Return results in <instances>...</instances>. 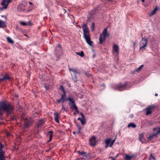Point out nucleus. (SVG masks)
<instances>
[{
	"mask_svg": "<svg viewBox=\"0 0 160 160\" xmlns=\"http://www.w3.org/2000/svg\"><path fill=\"white\" fill-rule=\"evenodd\" d=\"M0 108L6 112L7 116H11L13 113L14 107L8 102L4 101L0 102Z\"/></svg>",
	"mask_w": 160,
	"mask_h": 160,
	"instance_id": "obj_1",
	"label": "nucleus"
},
{
	"mask_svg": "<svg viewBox=\"0 0 160 160\" xmlns=\"http://www.w3.org/2000/svg\"><path fill=\"white\" fill-rule=\"evenodd\" d=\"M83 28V35L84 39L88 44L90 46H92L93 42L91 41L90 36L89 34V31L88 27L87 25L84 23L82 26Z\"/></svg>",
	"mask_w": 160,
	"mask_h": 160,
	"instance_id": "obj_2",
	"label": "nucleus"
},
{
	"mask_svg": "<svg viewBox=\"0 0 160 160\" xmlns=\"http://www.w3.org/2000/svg\"><path fill=\"white\" fill-rule=\"evenodd\" d=\"M108 27L105 28L102 31V33L101 34L99 37V43L102 44L103 42L106 40V37L108 36Z\"/></svg>",
	"mask_w": 160,
	"mask_h": 160,
	"instance_id": "obj_3",
	"label": "nucleus"
},
{
	"mask_svg": "<svg viewBox=\"0 0 160 160\" xmlns=\"http://www.w3.org/2000/svg\"><path fill=\"white\" fill-rule=\"evenodd\" d=\"M5 148V146L2 144L1 142H0V160H6L7 157L5 155V152L4 149Z\"/></svg>",
	"mask_w": 160,
	"mask_h": 160,
	"instance_id": "obj_4",
	"label": "nucleus"
},
{
	"mask_svg": "<svg viewBox=\"0 0 160 160\" xmlns=\"http://www.w3.org/2000/svg\"><path fill=\"white\" fill-rule=\"evenodd\" d=\"M130 83L129 82H126L123 84L120 83L116 85L115 87V89L118 91H123L127 89V87L129 85Z\"/></svg>",
	"mask_w": 160,
	"mask_h": 160,
	"instance_id": "obj_5",
	"label": "nucleus"
},
{
	"mask_svg": "<svg viewBox=\"0 0 160 160\" xmlns=\"http://www.w3.org/2000/svg\"><path fill=\"white\" fill-rule=\"evenodd\" d=\"M156 107V106L154 104L148 106L145 109V110L146 111V115L148 116L151 114L152 111L154 110Z\"/></svg>",
	"mask_w": 160,
	"mask_h": 160,
	"instance_id": "obj_6",
	"label": "nucleus"
},
{
	"mask_svg": "<svg viewBox=\"0 0 160 160\" xmlns=\"http://www.w3.org/2000/svg\"><path fill=\"white\" fill-rule=\"evenodd\" d=\"M33 122L34 121L32 118H29L25 119L23 124L24 128H28L33 124Z\"/></svg>",
	"mask_w": 160,
	"mask_h": 160,
	"instance_id": "obj_7",
	"label": "nucleus"
},
{
	"mask_svg": "<svg viewBox=\"0 0 160 160\" xmlns=\"http://www.w3.org/2000/svg\"><path fill=\"white\" fill-rule=\"evenodd\" d=\"M116 137L117 136H116L115 139L112 141H111L112 139L111 138H108L105 141V143L106 144V146H105V148H107L108 147H111L115 142Z\"/></svg>",
	"mask_w": 160,
	"mask_h": 160,
	"instance_id": "obj_8",
	"label": "nucleus"
},
{
	"mask_svg": "<svg viewBox=\"0 0 160 160\" xmlns=\"http://www.w3.org/2000/svg\"><path fill=\"white\" fill-rule=\"evenodd\" d=\"M55 53L57 57V59L58 60L59 58V56L62 54V49L60 45L58 44L57 46Z\"/></svg>",
	"mask_w": 160,
	"mask_h": 160,
	"instance_id": "obj_9",
	"label": "nucleus"
},
{
	"mask_svg": "<svg viewBox=\"0 0 160 160\" xmlns=\"http://www.w3.org/2000/svg\"><path fill=\"white\" fill-rule=\"evenodd\" d=\"M148 38H142V40L140 42V50L142 49H145V47H146L147 44Z\"/></svg>",
	"mask_w": 160,
	"mask_h": 160,
	"instance_id": "obj_10",
	"label": "nucleus"
},
{
	"mask_svg": "<svg viewBox=\"0 0 160 160\" xmlns=\"http://www.w3.org/2000/svg\"><path fill=\"white\" fill-rule=\"evenodd\" d=\"M63 93V94L61 95V97L60 99L57 100L56 101L58 103H60L61 102H62L63 104L65 101V97L66 95V91L64 92Z\"/></svg>",
	"mask_w": 160,
	"mask_h": 160,
	"instance_id": "obj_11",
	"label": "nucleus"
},
{
	"mask_svg": "<svg viewBox=\"0 0 160 160\" xmlns=\"http://www.w3.org/2000/svg\"><path fill=\"white\" fill-rule=\"evenodd\" d=\"M89 144L91 146H94L96 145L97 141L96 137L94 136H92L89 140Z\"/></svg>",
	"mask_w": 160,
	"mask_h": 160,
	"instance_id": "obj_12",
	"label": "nucleus"
},
{
	"mask_svg": "<svg viewBox=\"0 0 160 160\" xmlns=\"http://www.w3.org/2000/svg\"><path fill=\"white\" fill-rule=\"evenodd\" d=\"M45 121L42 119L38 120V122L36 123V126L37 129L42 127L44 124Z\"/></svg>",
	"mask_w": 160,
	"mask_h": 160,
	"instance_id": "obj_13",
	"label": "nucleus"
},
{
	"mask_svg": "<svg viewBox=\"0 0 160 160\" xmlns=\"http://www.w3.org/2000/svg\"><path fill=\"white\" fill-rule=\"evenodd\" d=\"M68 104L70 105V108L72 109H75L77 107L76 104L75 103V101L74 99L70 103H68Z\"/></svg>",
	"mask_w": 160,
	"mask_h": 160,
	"instance_id": "obj_14",
	"label": "nucleus"
},
{
	"mask_svg": "<svg viewBox=\"0 0 160 160\" xmlns=\"http://www.w3.org/2000/svg\"><path fill=\"white\" fill-rule=\"evenodd\" d=\"M10 80V78L8 75L6 74L5 75L3 76L2 78L0 79V81H5L6 80Z\"/></svg>",
	"mask_w": 160,
	"mask_h": 160,
	"instance_id": "obj_15",
	"label": "nucleus"
},
{
	"mask_svg": "<svg viewBox=\"0 0 160 160\" xmlns=\"http://www.w3.org/2000/svg\"><path fill=\"white\" fill-rule=\"evenodd\" d=\"M77 152L78 154H81L82 156L85 157H88L89 155V153H86L84 151L81 152L80 151H78Z\"/></svg>",
	"mask_w": 160,
	"mask_h": 160,
	"instance_id": "obj_16",
	"label": "nucleus"
},
{
	"mask_svg": "<svg viewBox=\"0 0 160 160\" xmlns=\"http://www.w3.org/2000/svg\"><path fill=\"white\" fill-rule=\"evenodd\" d=\"M55 121L57 123H59V121L58 120L59 116L57 112H56L54 114Z\"/></svg>",
	"mask_w": 160,
	"mask_h": 160,
	"instance_id": "obj_17",
	"label": "nucleus"
},
{
	"mask_svg": "<svg viewBox=\"0 0 160 160\" xmlns=\"http://www.w3.org/2000/svg\"><path fill=\"white\" fill-rule=\"evenodd\" d=\"M113 50L117 53H118L119 52V47L117 45L114 44L113 45Z\"/></svg>",
	"mask_w": 160,
	"mask_h": 160,
	"instance_id": "obj_18",
	"label": "nucleus"
},
{
	"mask_svg": "<svg viewBox=\"0 0 160 160\" xmlns=\"http://www.w3.org/2000/svg\"><path fill=\"white\" fill-rule=\"evenodd\" d=\"M157 134H158V133H157V132L156 133H153L152 134L149 135V136L147 137L148 140L149 141L152 140V138L156 136Z\"/></svg>",
	"mask_w": 160,
	"mask_h": 160,
	"instance_id": "obj_19",
	"label": "nucleus"
},
{
	"mask_svg": "<svg viewBox=\"0 0 160 160\" xmlns=\"http://www.w3.org/2000/svg\"><path fill=\"white\" fill-rule=\"evenodd\" d=\"M134 155L129 156L128 154L125 155V160H130L134 157Z\"/></svg>",
	"mask_w": 160,
	"mask_h": 160,
	"instance_id": "obj_20",
	"label": "nucleus"
},
{
	"mask_svg": "<svg viewBox=\"0 0 160 160\" xmlns=\"http://www.w3.org/2000/svg\"><path fill=\"white\" fill-rule=\"evenodd\" d=\"M12 0H7L6 5L5 6H3L2 8L1 9L2 10H3V9H7V8L8 6V5L9 4V3L10 2H11Z\"/></svg>",
	"mask_w": 160,
	"mask_h": 160,
	"instance_id": "obj_21",
	"label": "nucleus"
},
{
	"mask_svg": "<svg viewBox=\"0 0 160 160\" xmlns=\"http://www.w3.org/2000/svg\"><path fill=\"white\" fill-rule=\"evenodd\" d=\"M6 27V23L4 21L0 20V28H3Z\"/></svg>",
	"mask_w": 160,
	"mask_h": 160,
	"instance_id": "obj_22",
	"label": "nucleus"
},
{
	"mask_svg": "<svg viewBox=\"0 0 160 160\" xmlns=\"http://www.w3.org/2000/svg\"><path fill=\"white\" fill-rule=\"evenodd\" d=\"M69 71H72L75 74H80V72H79L77 71L75 69L72 68H68Z\"/></svg>",
	"mask_w": 160,
	"mask_h": 160,
	"instance_id": "obj_23",
	"label": "nucleus"
},
{
	"mask_svg": "<svg viewBox=\"0 0 160 160\" xmlns=\"http://www.w3.org/2000/svg\"><path fill=\"white\" fill-rule=\"evenodd\" d=\"M7 41L10 43L13 44L14 41L10 37H8L7 38Z\"/></svg>",
	"mask_w": 160,
	"mask_h": 160,
	"instance_id": "obj_24",
	"label": "nucleus"
},
{
	"mask_svg": "<svg viewBox=\"0 0 160 160\" xmlns=\"http://www.w3.org/2000/svg\"><path fill=\"white\" fill-rule=\"evenodd\" d=\"M128 128L132 127L133 128H135L136 127V126L133 123H130L128 125Z\"/></svg>",
	"mask_w": 160,
	"mask_h": 160,
	"instance_id": "obj_25",
	"label": "nucleus"
},
{
	"mask_svg": "<svg viewBox=\"0 0 160 160\" xmlns=\"http://www.w3.org/2000/svg\"><path fill=\"white\" fill-rule=\"evenodd\" d=\"M158 9V8L157 7H156L153 10L151 13H150L149 14V16H152L153 15H154L156 12V11H157V10Z\"/></svg>",
	"mask_w": 160,
	"mask_h": 160,
	"instance_id": "obj_26",
	"label": "nucleus"
},
{
	"mask_svg": "<svg viewBox=\"0 0 160 160\" xmlns=\"http://www.w3.org/2000/svg\"><path fill=\"white\" fill-rule=\"evenodd\" d=\"M18 9H20V11H24L25 8L24 5H20L18 7Z\"/></svg>",
	"mask_w": 160,
	"mask_h": 160,
	"instance_id": "obj_27",
	"label": "nucleus"
},
{
	"mask_svg": "<svg viewBox=\"0 0 160 160\" xmlns=\"http://www.w3.org/2000/svg\"><path fill=\"white\" fill-rule=\"evenodd\" d=\"M72 79L74 82L78 81V77L76 74H75L73 77H72Z\"/></svg>",
	"mask_w": 160,
	"mask_h": 160,
	"instance_id": "obj_28",
	"label": "nucleus"
},
{
	"mask_svg": "<svg viewBox=\"0 0 160 160\" xmlns=\"http://www.w3.org/2000/svg\"><path fill=\"white\" fill-rule=\"evenodd\" d=\"M53 132L52 131H49L48 132V134L49 135L50 140H51V139H52L53 137Z\"/></svg>",
	"mask_w": 160,
	"mask_h": 160,
	"instance_id": "obj_29",
	"label": "nucleus"
},
{
	"mask_svg": "<svg viewBox=\"0 0 160 160\" xmlns=\"http://www.w3.org/2000/svg\"><path fill=\"white\" fill-rule=\"evenodd\" d=\"M65 101L68 100L70 102H71L74 99L73 97H69L68 98H65Z\"/></svg>",
	"mask_w": 160,
	"mask_h": 160,
	"instance_id": "obj_30",
	"label": "nucleus"
},
{
	"mask_svg": "<svg viewBox=\"0 0 160 160\" xmlns=\"http://www.w3.org/2000/svg\"><path fill=\"white\" fill-rule=\"evenodd\" d=\"M144 138L143 134H140L139 135V140L142 142H143V139Z\"/></svg>",
	"mask_w": 160,
	"mask_h": 160,
	"instance_id": "obj_31",
	"label": "nucleus"
},
{
	"mask_svg": "<svg viewBox=\"0 0 160 160\" xmlns=\"http://www.w3.org/2000/svg\"><path fill=\"white\" fill-rule=\"evenodd\" d=\"M2 110L0 108V120H2L3 119V112H2Z\"/></svg>",
	"mask_w": 160,
	"mask_h": 160,
	"instance_id": "obj_32",
	"label": "nucleus"
},
{
	"mask_svg": "<svg viewBox=\"0 0 160 160\" xmlns=\"http://www.w3.org/2000/svg\"><path fill=\"white\" fill-rule=\"evenodd\" d=\"M78 131L76 132V134H79L81 133V131L82 129L81 127L79 125H77Z\"/></svg>",
	"mask_w": 160,
	"mask_h": 160,
	"instance_id": "obj_33",
	"label": "nucleus"
},
{
	"mask_svg": "<svg viewBox=\"0 0 160 160\" xmlns=\"http://www.w3.org/2000/svg\"><path fill=\"white\" fill-rule=\"evenodd\" d=\"M76 54L82 57L84 56V53L82 51H81L80 52H77L76 53Z\"/></svg>",
	"mask_w": 160,
	"mask_h": 160,
	"instance_id": "obj_34",
	"label": "nucleus"
},
{
	"mask_svg": "<svg viewBox=\"0 0 160 160\" xmlns=\"http://www.w3.org/2000/svg\"><path fill=\"white\" fill-rule=\"evenodd\" d=\"M2 2L1 3V5L4 6H5L6 5L7 1L6 0H2Z\"/></svg>",
	"mask_w": 160,
	"mask_h": 160,
	"instance_id": "obj_35",
	"label": "nucleus"
},
{
	"mask_svg": "<svg viewBox=\"0 0 160 160\" xmlns=\"http://www.w3.org/2000/svg\"><path fill=\"white\" fill-rule=\"evenodd\" d=\"M143 65H141L139 68H137L136 69V71H140L142 69V68H143Z\"/></svg>",
	"mask_w": 160,
	"mask_h": 160,
	"instance_id": "obj_36",
	"label": "nucleus"
},
{
	"mask_svg": "<svg viewBox=\"0 0 160 160\" xmlns=\"http://www.w3.org/2000/svg\"><path fill=\"white\" fill-rule=\"evenodd\" d=\"M9 116L11 117V120L12 121H14L16 120L15 116L14 115L11 116H11Z\"/></svg>",
	"mask_w": 160,
	"mask_h": 160,
	"instance_id": "obj_37",
	"label": "nucleus"
},
{
	"mask_svg": "<svg viewBox=\"0 0 160 160\" xmlns=\"http://www.w3.org/2000/svg\"><path fill=\"white\" fill-rule=\"evenodd\" d=\"M80 121L82 125H84L86 123V119H82V120H81Z\"/></svg>",
	"mask_w": 160,
	"mask_h": 160,
	"instance_id": "obj_38",
	"label": "nucleus"
},
{
	"mask_svg": "<svg viewBox=\"0 0 160 160\" xmlns=\"http://www.w3.org/2000/svg\"><path fill=\"white\" fill-rule=\"evenodd\" d=\"M60 90L62 92H65L64 88L62 85H61L60 87Z\"/></svg>",
	"mask_w": 160,
	"mask_h": 160,
	"instance_id": "obj_39",
	"label": "nucleus"
},
{
	"mask_svg": "<svg viewBox=\"0 0 160 160\" xmlns=\"http://www.w3.org/2000/svg\"><path fill=\"white\" fill-rule=\"evenodd\" d=\"M62 109H63L64 111L67 112L68 111V110L66 109V108L64 107L63 104L62 103Z\"/></svg>",
	"mask_w": 160,
	"mask_h": 160,
	"instance_id": "obj_40",
	"label": "nucleus"
},
{
	"mask_svg": "<svg viewBox=\"0 0 160 160\" xmlns=\"http://www.w3.org/2000/svg\"><path fill=\"white\" fill-rule=\"evenodd\" d=\"M20 23L23 26H25L27 25V23H26L25 22L21 21Z\"/></svg>",
	"mask_w": 160,
	"mask_h": 160,
	"instance_id": "obj_41",
	"label": "nucleus"
},
{
	"mask_svg": "<svg viewBox=\"0 0 160 160\" xmlns=\"http://www.w3.org/2000/svg\"><path fill=\"white\" fill-rule=\"evenodd\" d=\"M84 73L85 74V75L88 77H89V76H91V75L90 74L88 73L87 72H86L84 71Z\"/></svg>",
	"mask_w": 160,
	"mask_h": 160,
	"instance_id": "obj_42",
	"label": "nucleus"
},
{
	"mask_svg": "<svg viewBox=\"0 0 160 160\" xmlns=\"http://www.w3.org/2000/svg\"><path fill=\"white\" fill-rule=\"evenodd\" d=\"M80 115L81 116V117H82V119H85L84 115L82 112H80Z\"/></svg>",
	"mask_w": 160,
	"mask_h": 160,
	"instance_id": "obj_43",
	"label": "nucleus"
},
{
	"mask_svg": "<svg viewBox=\"0 0 160 160\" xmlns=\"http://www.w3.org/2000/svg\"><path fill=\"white\" fill-rule=\"evenodd\" d=\"M150 157L151 158H152L153 160H155V158L154 156H152V154H151L150 155Z\"/></svg>",
	"mask_w": 160,
	"mask_h": 160,
	"instance_id": "obj_44",
	"label": "nucleus"
},
{
	"mask_svg": "<svg viewBox=\"0 0 160 160\" xmlns=\"http://www.w3.org/2000/svg\"><path fill=\"white\" fill-rule=\"evenodd\" d=\"M27 24V25L30 26H31L32 25L30 21H29Z\"/></svg>",
	"mask_w": 160,
	"mask_h": 160,
	"instance_id": "obj_45",
	"label": "nucleus"
},
{
	"mask_svg": "<svg viewBox=\"0 0 160 160\" xmlns=\"http://www.w3.org/2000/svg\"><path fill=\"white\" fill-rule=\"evenodd\" d=\"M75 109V110H76V112L78 113L79 112V110L78 109V108L77 107H76V108Z\"/></svg>",
	"mask_w": 160,
	"mask_h": 160,
	"instance_id": "obj_46",
	"label": "nucleus"
},
{
	"mask_svg": "<svg viewBox=\"0 0 160 160\" xmlns=\"http://www.w3.org/2000/svg\"><path fill=\"white\" fill-rule=\"evenodd\" d=\"M44 87H45L46 90H48L49 88L46 85Z\"/></svg>",
	"mask_w": 160,
	"mask_h": 160,
	"instance_id": "obj_47",
	"label": "nucleus"
},
{
	"mask_svg": "<svg viewBox=\"0 0 160 160\" xmlns=\"http://www.w3.org/2000/svg\"><path fill=\"white\" fill-rule=\"evenodd\" d=\"M94 26V23L93 22L92 23V28L93 29Z\"/></svg>",
	"mask_w": 160,
	"mask_h": 160,
	"instance_id": "obj_48",
	"label": "nucleus"
},
{
	"mask_svg": "<svg viewBox=\"0 0 160 160\" xmlns=\"http://www.w3.org/2000/svg\"><path fill=\"white\" fill-rule=\"evenodd\" d=\"M158 130L157 132V133H160V128H158Z\"/></svg>",
	"mask_w": 160,
	"mask_h": 160,
	"instance_id": "obj_49",
	"label": "nucleus"
},
{
	"mask_svg": "<svg viewBox=\"0 0 160 160\" xmlns=\"http://www.w3.org/2000/svg\"><path fill=\"white\" fill-rule=\"evenodd\" d=\"M52 139H51V140H50V138H49V140H48V141H47V142H50L51 140H52Z\"/></svg>",
	"mask_w": 160,
	"mask_h": 160,
	"instance_id": "obj_50",
	"label": "nucleus"
},
{
	"mask_svg": "<svg viewBox=\"0 0 160 160\" xmlns=\"http://www.w3.org/2000/svg\"><path fill=\"white\" fill-rule=\"evenodd\" d=\"M82 118H78V120H80V121H81V120H82Z\"/></svg>",
	"mask_w": 160,
	"mask_h": 160,
	"instance_id": "obj_51",
	"label": "nucleus"
},
{
	"mask_svg": "<svg viewBox=\"0 0 160 160\" xmlns=\"http://www.w3.org/2000/svg\"><path fill=\"white\" fill-rule=\"evenodd\" d=\"M38 129L37 128V131L35 133H36L37 134L38 133Z\"/></svg>",
	"mask_w": 160,
	"mask_h": 160,
	"instance_id": "obj_52",
	"label": "nucleus"
},
{
	"mask_svg": "<svg viewBox=\"0 0 160 160\" xmlns=\"http://www.w3.org/2000/svg\"><path fill=\"white\" fill-rule=\"evenodd\" d=\"M136 44V42H134L133 43V46L134 47L135 45Z\"/></svg>",
	"mask_w": 160,
	"mask_h": 160,
	"instance_id": "obj_53",
	"label": "nucleus"
},
{
	"mask_svg": "<svg viewBox=\"0 0 160 160\" xmlns=\"http://www.w3.org/2000/svg\"><path fill=\"white\" fill-rule=\"evenodd\" d=\"M113 158V157H109V158H112H112Z\"/></svg>",
	"mask_w": 160,
	"mask_h": 160,
	"instance_id": "obj_54",
	"label": "nucleus"
},
{
	"mask_svg": "<svg viewBox=\"0 0 160 160\" xmlns=\"http://www.w3.org/2000/svg\"><path fill=\"white\" fill-rule=\"evenodd\" d=\"M63 10H64V13L66 12V10H65V9H63Z\"/></svg>",
	"mask_w": 160,
	"mask_h": 160,
	"instance_id": "obj_55",
	"label": "nucleus"
},
{
	"mask_svg": "<svg viewBox=\"0 0 160 160\" xmlns=\"http://www.w3.org/2000/svg\"><path fill=\"white\" fill-rule=\"evenodd\" d=\"M158 94L157 93H156V94H155V96H158Z\"/></svg>",
	"mask_w": 160,
	"mask_h": 160,
	"instance_id": "obj_56",
	"label": "nucleus"
},
{
	"mask_svg": "<svg viewBox=\"0 0 160 160\" xmlns=\"http://www.w3.org/2000/svg\"><path fill=\"white\" fill-rule=\"evenodd\" d=\"M73 133L74 134H75V133H76V132H73Z\"/></svg>",
	"mask_w": 160,
	"mask_h": 160,
	"instance_id": "obj_57",
	"label": "nucleus"
},
{
	"mask_svg": "<svg viewBox=\"0 0 160 160\" xmlns=\"http://www.w3.org/2000/svg\"><path fill=\"white\" fill-rule=\"evenodd\" d=\"M50 149H49V150H47L46 152H48L49 151V150H50Z\"/></svg>",
	"mask_w": 160,
	"mask_h": 160,
	"instance_id": "obj_58",
	"label": "nucleus"
},
{
	"mask_svg": "<svg viewBox=\"0 0 160 160\" xmlns=\"http://www.w3.org/2000/svg\"><path fill=\"white\" fill-rule=\"evenodd\" d=\"M29 3L30 4H32V3L31 2H29Z\"/></svg>",
	"mask_w": 160,
	"mask_h": 160,
	"instance_id": "obj_59",
	"label": "nucleus"
},
{
	"mask_svg": "<svg viewBox=\"0 0 160 160\" xmlns=\"http://www.w3.org/2000/svg\"><path fill=\"white\" fill-rule=\"evenodd\" d=\"M142 1L143 2H144L145 1V0H142Z\"/></svg>",
	"mask_w": 160,
	"mask_h": 160,
	"instance_id": "obj_60",
	"label": "nucleus"
},
{
	"mask_svg": "<svg viewBox=\"0 0 160 160\" xmlns=\"http://www.w3.org/2000/svg\"><path fill=\"white\" fill-rule=\"evenodd\" d=\"M156 129V128H153V130H155Z\"/></svg>",
	"mask_w": 160,
	"mask_h": 160,
	"instance_id": "obj_61",
	"label": "nucleus"
},
{
	"mask_svg": "<svg viewBox=\"0 0 160 160\" xmlns=\"http://www.w3.org/2000/svg\"><path fill=\"white\" fill-rule=\"evenodd\" d=\"M25 36H27V37H28L27 35V34H25Z\"/></svg>",
	"mask_w": 160,
	"mask_h": 160,
	"instance_id": "obj_62",
	"label": "nucleus"
},
{
	"mask_svg": "<svg viewBox=\"0 0 160 160\" xmlns=\"http://www.w3.org/2000/svg\"><path fill=\"white\" fill-rule=\"evenodd\" d=\"M73 114H74L75 115H76V113H75V112H74V113H73Z\"/></svg>",
	"mask_w": 160,
	"mask_h": 160,
	"instance_id": "obj_63",
	"label": "nucleus"
},
{
	"mask_svg": "<svg viewBox=\"0 0 160 160\" xmlns=\"http://www.w3.org/2000/svg\"><path fill=\"white\" fill-rule=\"evenodd\" d=\"M2 81H0V83Z\"/></svg>",
	"mask_w": 160,
	"mask_h": 160,
	"instance_id": "obj_64",
	"label": "nucleus"
}]
</instances>
